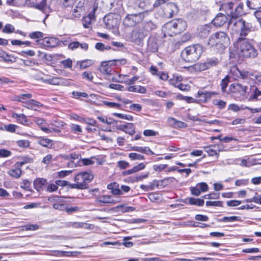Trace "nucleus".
I'll list each match as a JSON object with an SVG mask.
<instances>
[{
  "mask_svg": "<svg viewBox=\"0 0 261 261\" xmlns=\"http://www.w3.org/2000/svg\"><path fill=\"white\" fill-rule=\"evenodd\" d=\"M233 50L244 58H254L257 55V50L246 38H238L233 43Z\"/></svg>",
  "mask_w": 261,
  "mask_h": 261,
  "instance_id": "f257e3e1",
  "label": "nucleus"
},
{
  "mask_svg": "<svg viewBox=\"0 0 261 261\" xmlns=\"http://www.w3.org/2000/svg\"><path fill=\"white\" fill-rule=\"evenodd\" d=\"M241 0H233L222 5V9L225 11L229 20L240 19L239 17L246 13L244 10V5Z\"/></svg>",
  "mask_w": 261,
  "mask_h": 261,
  "instance_id": "f03ea898",
  "label": "nucleus"
},
{
  "mask_svg": "<svg viewBox=\"0 0 261 261\" xmlns=\"http://www.w3.org/2000/svg\"><path fill=\"white\" fill-rule=\"evenodd\" d=\"M228 26L231 30L239 32L238 38H246L249 33L253 30L252 24L243 19L229 20Z\"/></svg>",
  "mask_w": 261,
  "mask_h": 261,
  "instance_id": "7ed1b4c3",
  "label": "nucleus"
},
{
  "mask_svg": "<svg viewBox=\"0 0 261 261\" xmlns=\"http://www.w3.org/2000/svg\"><path fill=\"white\" fill-rule=\"evenodd\" d=\"M229 38L224 32H216L208 40V45L214 49L222 51L229 44Z\"/></svg>",
  "mask_w": 261,
  "mask_h": 261,
  "instance_id": "20e7f679",
  "label": "nucleus"
},
{
  "mask_svg": "<svg viewBox=\"0 0 261 261\" xmlns=\"http://www.w3.org/2000/svg\"><path fill=\"white\" fill-rule=\"evenodd\" d=\"M203 51L200 44H195L186 47L181 53L182 59L188 62H194L199 59Z\"/></svg>",
  "mask_w": 261,
  "mask_h": 261,
  "instance_id": "39448f33",
  "label": "nucleus"
},
{
  "mask_svg": "<svg viewBox=\"0 0 261 261\" xmlns=\"http://www.w3.org/2000/svg\"><path fill=\"white\" fill-rule=\"evenodd\" d=\"M256 72L252 70L240 69L234 66L231 69L230 74L234 80L241 79L249 83L250 81L254 82Z\"/></svg>",
  "mask_w": 261,
  "mask_h": 261,
  "instance_id": "423d86ee",
  "label": "nucleus"
},
{
  "mask_svg": "<svg viewBox=\"0 0 261 261\" xmlns=\"http://www.w3.org/2000/svg\"><path fill=\"white\" fill-rule=\"evenodd\" d=\"M93 175L87 172L78 173L74 177L75 184L70 185L72 189L83 190L88 188V184L93 179Z\"/></svg>",
  "mask_w": 261,
  "mask_h": 261,
  "instance_id": "0eeeda50",
  "label": "nucleus"
},
{
  "mask_svg": "<svg viewBox=\"0 0 261 261\" xmlns=\"http://www.w3.org/2000/svg\"><path fill=\"white\" fill-rule=\"evenodd\" d=\"M186 27V22L181 19H178L166 23L164 29L168 35L172 36L185 30Z\"/></svg>",
  "mask_w": 261,
  "mask_h": 261,
  "instance_id": "6e6552de",
  "label": "nucleus"
},
{
  "mask_svg": "<svg viewBox=\"0 0 261 261\" xmlns=\"http://www.w3.org/2000/svg\"><path fill=\"white\" fill-rule=\"evenodd\" d=\"M126 62V60L125 59L103 61L101 63L99 70L103 74L111 75L113 70L111 66L118 65H125Z\"/></svg>",
  "mask_w": 261,
  "mask_h": 261,
  "instance_id": "1a4fd4ad",
  "label": "nucleus"
},
{
  "mask_svg": "<svg viewBox=\"0 0 261 261\" xmlns=\"http://www.w3.org/2000/svg\"><path fill=\"white\" fill-rule=\"evenodd\" d=\"M120 19V15L110 13L104 17L103 21L106 27L111 29L118 26Z\"/></svg>",
  "mask_w": 261,
  "mask_h": 261,
  "instance_id": "9d476101",
  "label": "nucleus"
},
{
  "mask_svg": "<svg viewBox=\"0 0 261 261\" xmlns=\"http://www.w3.org/2000/svg\"><path fill=\"white\" fill-rule=\"evenodd\" d=\"M36 43L43 48H54L60 44V41L55 37H44L41 40H36Z\"/></svg>",
  "mask_w": 261,
  "mask_h": 261,
  "instance_id": "9b49d317",
  "label": "nucleus"
},
{
  "mask_svg": "<svg viewBox=\"0 0 261 261\" xmlns=\"http://www.w3.org/2000/svg\"><path fill=\"white\" fill-rule=\"evenodd\" d=\"M143 18L142 13L128 14L123 20V23L127 27H132L141 21Z\"/></svg>",
  "mask_w": 261,
  "mask_h": 261,
  "instance_id": "f8f14e48",
  "label": "nucleus"
},
{
  "mask_svg": "<svg viewBox=\"0 0 261 261\" xmlns=\"http://www.w3.org/2000/svg\"><path fill=\"white\" fill-rule=\"evenodd\" d=\"M178 11V7L177 5L174 3H168L166 4L164 7L165 15L168 18H171L176 15Z\"/></svg>",
  "mask_w": 261,
  "mask_h": 261,
  "instance_id": "ddd939ff",
  "label": "nucleus"
},
{
  "mask_svg": "<svg viewBox=\"0 0 261 261\" xmlns=\"http://www.w3.org/2000/svg\"><path fill=\"white\" fill-rule=\"evenodd\" d=\"M230 89L232 93H239L243 96L246 93L248 87L240 84L235 83L230 86Z\"/></svg>",
  "mask_w": 261,
  "mask_h": 261,
  "instance_id": "4468645a",
  "label": "nucleus"
},
{
  "mask_svg": "<svg viewBox=\"0 0 261 261\" xmlns=\"http://www.w3.org/2000/svg\"><path fill=\"white\" fill-rule=\"evenodd\" d=\"M117 129L130 136H133L136 133L135 125L132 123H125L124 124L119 125L117 126Z\"/></svg>",
  "mask_w": 261,
  "mask_h": 261,
  "instance_id": "2eb2a0df",
  "label": "nucleus"
},
{
  "mask_svg": "<svg viewBox=\"0 0 261 261\" xmlns=\"http://www.w3.org/2000/svg\"><path fill=\"white\" fill-rule=\"evenodd\" d=\"M227 20L229 21V17H227L225 14L220 13L213 19L212 22L216 27H221L225 24Z\"/></svg>",
  "mask_w": 261,
  "mask_h": 261,
  "instance_id": "dca6fc26",
  "label": "nucleus"
},
{
  "mask_svg": "<svg viewBox=\"0 0 261 261\" xmlns=\"http://www.w3.org/2000/svg\"><path fill=\"white\" fill-rule=\"evenodd\" d=\"M250 96L249 100H261V90L256 85H252L250 87Z\"/></svg>",
  "mask_w": 261,
  "mask_h": 261,
  "instance_id": "f3484780",
  "label": "nucleus"
},
{
  "mask_svg": "<svg viewBox=\"0 0 261 261\" xmlns=\"http://www.w3.org/2000/svg\"><path fill=\"white\" fill-rule=\"evenodd\" d=\"M21 166H17V162L14 164L13 167L8 171V174L13 178H19L22 174Z\"/></svg>",
  "mask_w": 261,
  "mask_h": 261,
  "instance_id": "a211bd4d",
  "label": "nucleus"
},
{
  "mask_svg": "<svg viewBox=\"0 0 261 261\" xmlns=\"http://www.w3.org/2000/svg\"><path fill=\"white\" fill-rule=\"evenodd\" d=\"M216 94V92L206 91H199L197 93L198 97L200 98L199 100L202 102H206L212 96Z\"/></svg>",
  "mask_w": 261,
  "mask_h": 261,
  "instance_id": "6ab92c4d",
  "label": "nucleus"
},
{
  "mask_svg": "<svg viewBox=\"0 0 261 261\" xmlns=\"http://www.w3.org/2000/svg\"><path fill=\"white\" fill-rule=\"evenodd\" d=\"M12 117L14 119H15L17 122L21 123L23 125H29V120L27 119V117L24 114L13 113L12 114Z\"/></svg>",
  "mask_w": 261,
  "mask_h": 261,
  "instance_id": "aec40b11",
  "label": "nucleus"
},
{
  "mask_svg": "<svg viewBox=\"0 0 261 261\" xmlns=\"http://www.w3.org/2000/svg\"><path fill=\"white\" fill-rule=\"evenodd\" d=\"M158 44L157 39L154 37H150L147 43V49L151 52H155L158 50Z\"/></svg>",
  "mask_w": 261,
  "mask_h": 261,
  "instance_id": "412c9836",
  "label": "nucleus"
},
{
  "mask_svg": "<svg viewBox=\"0 0 261 261\" xmlns=\"http://www.w3.org/2000/svg\"><path fill=\"white\" fill-rule=\"evenodd\" d=\"M47 184V180L43 178H37L34 181V187L38 192L42 190L43 187Z\"/></svg>",
  "mask_w": 261,
  "mask_h": 261,
  "instance_id": "4be33fe9",
  "label": "nucleus"
},
{
  "mask_svg": "<svg viewBox=\"0 0 261 261\" xmlns=\"http://www.w3.org/2000/svg\"><path fill=\"white\" fill-rule=\"evenodd\" d=\"M42 106V105L40 102L30 99L26 105H23V107L27 109L36 111L37 108H40Z\"/></svg>",
  "mask_w": 261,
  "mask_h": 261,
  "instance_id": "5701e85b",
  "label": "nucleus"
},
{
  "mask_svg": "<svg viewBox=\"0 0 261 261\" xmlns=\"http://www.w3.org/2000/svg\"><path fill=\"white\" fill-rule=\"evenodd\" d=\"M33 97L32 94L27 93L22 94L18 95H16L15 97V100L16 101L23 103L24 105L27 103V102Z\"/></svg>",
  "mask_w": 261,
  "mask_h": 261,
  "instance_id": "b1692460",
  "label": "nucleus"
},
{
  "mask_svg": "<svg viewBox=\"0 0 261 261\" xmlns=\"http://www.w3.org/2000/svg\"><path fill=\"white\" fill-rule=\"evenodd\" d=\"M248 7L252 10L261 9V0H247Z\"/></svg>",
  "mask_w": 261,
  "mask_h": 261,
  "instance_id": "393cba45",
  "label": "nucleus"
},
{
  "mask_svg": "<svg viewBox=\"0 0 261 261\" xmlns=\"http://www.w3.org/2000/svg\"><path fill=\"white\" fill-rule=\"evenodd\" d=\"M145 35L142 32L139 30L133 31L132 34V38L134 42H140L144 39Z\"/></svg>",
  "mask_w": 261,
  "mask_h": 261,
  "instance_id": "a878e982",
  "label": "nucleus"
},
{
  "mask_svg": "<svg viewBox=\"0 0 261 261\" xmlns=\"http://www.w3.org/2000/svg\"><path fill=\"white\" fill-rule=\"evenodd\" d=\"M38 143L43 146L48 148H51L54 146L53 141L48 138L41 137L38 141Z\"/></svg>",
  "mask_w": 261,
  "mask_h": 261,
  "instance_id": "bb28decb",
  "label": "nucleus"
},
{
  "mask_svg": "<svg viewBox=\"0 0 261 261\" xmlns=\"http://www.w3.org/2000/svg\"><path fill=\"white\" fill-rule=\"evenodd\" d=\"M211 30L210 24H205L199 27L198 28L199 33L200 36L205 37L208 35Z\"/></svg>",
  "mask_w": 261,
  "mask_h": 261,
  "instance_id": "cd10ccee",
  "label": "nucleus"
},
{
  "mask_svg": "<svg viewBox=\"0 0 261 261\" xmlns=\"http://www.w3.org/2000/svg\"><path fill=\"white\" fill-rule=\"evenodd\" d=\"M68 227H71L75 228H88L89 227V224L84 222H69L67 223Z\"/></svg>",
  "mask_w": 261,
  "mask_h": 261,
  "instance_id": "c85d7f7f",
  "label": "nucleus"
},
{
  "mask_svg": "<svg viewBox=\"0 0 261 261\" xmlns=\"http://www.w3.org/2000/svg\"><path fill=\"white\" fill-rule=\"evenodd\" d=\"M111 6L112 8H114V12L112 14H117L119 15V13L122 10V4L121 1H118L117 3L113 2L111 3Z\"/></svg>",
  "mask_w": 261,
  "mask_h": 261,
  "instance_id": "c756f323",
  "label": "nucleus"
},
{
  "mask_svg": "<svg viewBox=\"0 0 261 261\" xmlns=\"http://www.w3.org/2000/svg\"><path fill=\"white\" fill-rule=\"evenodd\" d=\"M241 220V218L238 216L224 217L221 219H219L218 221L219 222H231L234 221H239Z\"/></svg>",
  "mask_w": 261,
  "mask_h": 261,
  "instance_id": "7c9ffc66",
  "label": "nucleus"
},
{
  "mask_svg": "<svg viewBox=\"0 0 261 261\" xmlns=\"http://www.w3.org/2000/svg\"><path fill=\"white\" fill-rule=\"evenodd\" d=\"M182 77L181 75H173V77L169 80V83L170 85H173L174 87H176L180 84L182 81Z\"/></svg>",
  "mask_w": 261,
  "mask_h": 261,
  "instance_id": "2f4dec72",
  "label": "nucleus"
},
{
  "mask_svg": "<svg viewBox=\"0 0 261 261\" xmlns=\"http://www.w3.org/2000/svg\"><path fill=\"white\" fill-rule=\"evenodd\" d=\"M219 63L217 59H210L203 65V70L205 68H208L213 66H216Z\"/></svg>",
  "mask_w": 261,
  "mask_h": 261,
  "instance_id": "473e14b6",
  "label": "nucleus"
},
{
  "mask_svg": "<svg viewBox=\"0 0 261 261\" xmlns=\"http://www.w3.org/2000/svg\"><path fill=\"white\" fill-rule=\"evenodd\" d=\"M59 81H60V77H53L43 80V82L45 83L58 86L60 85Z\"/></svg>",
  "mask_w": 261,
  "mask_h": 261,
  "instance_id": "72a5a7b5",
  "label": "nucleus"
},
{
  "mask_svg": "<svg viewBox=\"0 0 261 261\" xmlns=\"http://www.w3.org/2000/svg\"><path fill=\"white\" fill-rule=\"evenodd\" d=\"M46 0H42L40 3L35 5V8L43 13H46L49 9V7L46 5Z\"/></svg>",
  "mask_w": 261,
  "mask_h": 261,
  "instance_id": "f704fd0d",
  "label": "nucleus"
},
{
  "mask_svg": "<svg viewBox=\"0 0 261 261\" xmlns=\"http://www.w3.org/2000/svg\"><path fill=\"white\" fill-rule=\"evenodd\" d=\"M44 36V34L40 31H35L30 33L29 37L32 39L41 40Z\"/></svg>",
  "mask_w": 261,
  "mask_h": 261,
  "instance_id": "c9c22d12",
  "label": "nucleus"
},
{
  "mask_svg": "<svg viewBox=\"0 0 261 261\" xmlns=\"http://www.w3.org/2000/svg\"><path fill=\"white\" fill-rule=\"evenodd\" d=\"M111 197L112 196L110 195H102L98 198L97 200L100 203L111 204V202H113Z\"/></svg>",
  "mask_w": 261,
  "mask_h": 261,
  "instance_id": "e433bc0d",
  "label": "nucleus"
},
{
  "mask_svg": "<svg viewBox=\"0 0 261 261\" xmlns=\"http://www.w3.org/2000/svg\"><path fill=\"white\" fill-rule=\"evenodd\" d=\"M189 203L191 205H195L199 206H203L204 201L202 199H196L195 198L191 197L189 199Z\"/></svg>",
  "mask_w": 261,
  "mask_h": 261,
  "instance_id": "4c0bfd02",
  "label": "nucleus"
},
{
  "mask_svg": "<svg viewBox=\"0 0 261 261\" xmlns=\"http://www.w3.org/2000/svg\"><path fill=\"white\" fill-rule=\"evenodd\" d=\"M2 32L4 33L10 34L15 32V28L14 27L10 24H6L3 29H2Z\"/></svg>",
  "mask_w": 261,
  "mask_h": 261,
  "instance_id": "58836bf2",
  "label": "nucleus"
},
{
  "mask_svg": "<svg viewBox=\"0 0 261 261\" xmlns=\"http://www.w3.org/2000/svg\"><path fill=\"white\" fill-rule=\"evenodd\" d=\"M204 150L205 152H206L208 155L210 156H217V158L219 157V153L215 150L211 148L210 146H205L204 147Z\"/></svg>",
  "mask_w": 261,
  "mask_h": 261,
  "instance_id": "ea45409f",
  "label": "nucleus"
},
{
  "mask_svg": "<svg viewBox=\"0 0 261 261\" xmlns=\"http://www.w3.org/2000/svg\"><path fill=\"white\" fill-rule=\"evenodd\" d=\"M93 63V61L91 60L87 59L83 60L80 63V68L81 69H85L92 65Z\"/></svg>",
  "mask_w": 261,
  "mask_h": 261,
  "instance_id": "a19ab883",
  "label": "nucleus"
},
{
  "mask_svg": "<svg viewBox=\"0 0 261 261\" xmlns=\"http://www.w3.org/2000/svg\"><path fill=\"white\" fill-rule=\"evenodd\" d=\"M22 230H36L39 228V226L37 224H29L25 225L22 226Z\"/></svg>",
  "mask_w": 261,
  "mask_h": 261,
  "instance_id": "79ce46f5",
  "label": "nucleus"
},
{
  "mask_svg": "<svg viewBox=\"0 0 261 261\" xmlns=\"http://www.w3.org/2000/svg\"><path fill=\"white\" fill-rule=\"evenodd\" d=\"M128 156L132 160H144L145 159V157L143 155L134 152L130 153Z\"/></svg>",
  "mask_w": 261,
  "mask_h": 261,
  "instance_id": "37998d69",
  "label": "nucleus"
},
{
  "mask_svg": "<svg viewBox=\"0 0 261 261\" xmlns=\"http://www.w3.org/2000/svg\"><path fill=\"white\" fill-rule=\"evenodd\" d=\"M113 115L121 119H126L129 121L133 120V117L131 115L117 113H113Z\"/></svg>",
  "mask_w": 261,
  "mask_h": 261,
  "instance_id": "c03bdc74",
  "label": "nucleus"
},
{
  "mask_svg": "<svg viewBox=\"0 0 261 261\" xmlns=\"http://www.w3.org/2000/svg\"><path fill=\"white\" fill-rule=\"evenodd\" d=\"M22 64L24 66H32L34 65H38V63L34 59L31 60H21Z\"/></svg>",
  "mask_w": 261,
  "mask_h": 261,
  "instance_id": "a18cd8bd",
  "label": "nucleus"
},
{
  "mask_svg": "<svg viewBox=\"0 0 261 261\" xmlns=\"http://www.w3.org/2000/svg\"><path fill=\"white\" fill-rule=\"evenodd\" d=\"M97 119L101 122L106 123L107 124H113L114 122V120L111 118H106L103 117L98 116L97 117Z\"/></svg>",
  "mask_w": 261,
  "mask_h": 261,
  "instance_id": "49530a36",
  "label": "nucleus"
},
{
  "mask_svg": "<svg viewBox=\"0 0 261 261\" xmlns=\"http://www.w3.org/2000/svg\"><path fill=\"white\" fill-rule=\"evenodd\" d=\"M206 205L207 206H223V202L221 201H207L206 202Z\"/></svg>",
  "mask_w": 261,
  "mask_h": 261,
  "instance_id": "de8ad7c7",
  "label": "nucleus"
},
{
  "mask_svg": "<svg viewBox=\"0 0 261 261\" xmlns=\"http://www.w3.org/2000/svg\"><path fill=\"white\" fill-rule=\"evenodd\" d=\"M213 103L217 106L219 109H223L226 106V103L222 100L215 99L213 101Z\"/></svg>",
  "mask_w": 261,
  "mask_h": 261,
  "instance_id": "09e8293b",
  "label": "nucleus"
},
{
  "mask_svg": "<svg viewBox=\"0 0 261 261\" xmlns=\"http://www.w3.org/2000/svg\"><path fill=\"white\" fill-rule=\"evenodd\" d=\"M229 83V77L228 76H226L224 79H223L221 81V88L222 91L224 92L226 91V88L227 87V85Z\"/></svg>",
  "mask_w": 261,
  "mask_h": 261,
  "instance_id": "8fccbe9b",
  "label": "nucleus"
},
{
  "mask_svg": "<svg viewBox=\"0 0 261 261\" xmlns=\"http://www.w3.org/2000/svg\"><path fill=\"white\" fill-rule=\"evenodd\" d=\"M18 54L23 57H33L35 55V52L33 50H22Z\"/></svg>",
  "mask_w": 261,
  "mask_h": 261,
  "instance_id": "3c124183",
  "label": "nucleus"
},
{
  "mask_svg": "<svg viewBox=\"0 0 261 261\" xmlns=\"http://www.w3.org/2000/svg\"><path fill=\"white\" fill-rule=\"evenodd\" d=\"M61 63L63 65L64 68H71L72 65V62L70 59L61 61Z\"/></svg>",
  "mask_w": 261,
  "mask_h": 261,
  "instance_id": "603ef678",
  "label": "nucleus"
},
{
  "mask_svg": "<svg viewBox=\"0 0 261 261\" xmlns=\"http://www.w3.org/2000/svg\"><path fill=\"white\" fill-rule=\"evenodd\" d=\"M32 159L29 157H24L22 161L17 162V166H21L22 167L24 164L30 163H32Z\"/></svg>",
  "mask_w": 261,
  "mask_h": 261,
  "instance_id": "864d4df0",
  "label": "nucleus"
},
{
  "mask_svg": "<svg viewBox=\"0 0 261 261\" xmlns=\"http://www.w3.org/2000/svg\"><path fill=\"white\" fill-rule=\"evenodd\" d=\"M34 121L40 126H42L43 125H46V121L45 119L40 118V117H35L34 119Z\"/></svg>",
  "mask_w": 261,
  "mask_h": 261,
  "instance_id": "5fc2aeb1",
  "label": "nucleus"
},
{
  "mask_svg": "<svg viewBox=\"0 0 261 261\" xmlns=\"http://www.w3.org/2000/svg\"><path fill=\"white\" fill-rule=\"evenodd\" d=\"M72 95L73 98H79L80 97H87L88 94L85 92H81L77 91H73L72 92Z\"/></svg>",
  "mask_w": 261,
  "mask_h": 261,
  "instance_id": "6e6d98bb",
  "label": "nucleus"
},
{
  "mask_svg": "<svg viewBox=\"0 0 261 261\" xmlns=\"http://www.w3.org/2000/svg\"><path fill=\"white\" fill-rule=\"evenodd\" d=\"M93 21V19L89 17H85L83 18V24L85 28H89L91 22Z\"/></svg>",
  "mask_w": 261,
  "mask_h": 261,
  "instance_id": "4d7b16f0",
  "label": "nucleus"
},
{
  "mask_svg": "<svg viewBox=\"0 0 261 261\" xmlns=\"http://www.w3.org/2000/svg\"><path fill=\"white\" fill-rule=\"evenodd\" d=\"M17 127V125H16L15 124H13L5 125H4V130H5L7 132L14 133L15 132L16 128Z\"/></svg>",
  "mask_w": 261,
  "mask_h": 261,
  "instance_id": "13d9d810",
  "label": "nucleus"
},
{
  "mask_svg": "<svg viewBox=\"0 0 261 261\" xmlns=\"http://www.w3.org/2000/svg\"><path fill=\"white\" fill-rule=\"evenodd\" d=\"M82 77L88 81L91 82L93 80V76L92 73L89 71H85L82 73Z\"/></svg>",
  "mask_w": 261,
  "mask_h": 261,
  "instance_id": "bf43d9fd",
  "label": "nucleus"
},
{
  "mask_svg": "<svg viewBox=\"0 0 261 261\" xmlns=\"http://www.w3.org/2000/svg\"><path fill=\"white\" fill-rule=\"evenodd\" d=\"M71 130L74 134L80 133L82 132L81 126L79 125L74 124L71 125Z\"/></svg>",
  "mask_w": 261,
  "mask_h": 261,
  "instance_id": "052dcab7",
  "label": "nucleus"
},
{
  "mask_svg": "<svg viewBox=\"0 0 261 261\" xmlns=\"http://www.w3.org/2000/svg\"><path fill=\"white\" fill-rule=\"evenodd\" d=\"M168 165L166 164H160L154 165L153 166V169L156 172H160L167 167Z\"/></svg>",
  "mask_w": 261,
  "mask_h": 261,
  "instance_id": "680f3d73",
  "label": "nucleus"
},
{
  "mask_svg": "<svg viewBox=\"0 0 261 261\" xmlns=\"http://www.w3.org/2000/svg\"><path fill=\"white\" fill-rule=\"evenodd\" d=\"M197 187L201 192H206L208 189V187L205 182H200L197 184Z\"/></svg>",
  "mask_w": 261,
  "mask_h": 261,
  "instance_id": "e2e57ef3",
  "label": "nucleus"
},
{
  "mask_svg": "<svg viewBox=\"0 0 261 261\" xmlns=\"http://www.w3.org/2000/svg\"><path fill=\"white\" fill-rule=\"evenodd\" d=\"M17 144L19 147L26 148L29 146L30 142L28 140H22L18 141Z\"/></svg>",
  "mask_w": 261,
  "mask_h": 261,
  "instance_id": "0e129e2a",
  "label": "nucleus"
},
{
  "mask_svg": "<svg viewBox=\"0 0 261 261\" xmlns=\"http://www.w3.org/2000/svg\"><path fill=\"white\" fill-rule=\"evenodd\" d=\"M158 134L157 132L151 129H146L143 132V135L146 137L155 136Z\"/></svg>",
  "mask_w": 261,
  "mask_h": 261,
  "instance_id": "69168bd1",
  "label": "nucleus"
},
{
  "mask_svg": "<svg viewBox=\"0 0 261 261\" xmlns=\"http://www.w3.org/2000/svg\"><path fill=\"white\" fill-rule=\"evenodd\" d=\"M79 211V208L77 206H71L67 207L66 206L65 211H66L68 214H71L73 213H75L78 212Z\"/></svg>",
  "mask_w": 261,
  "mask_h": 261,
  "instance_id": "338daca9",
  "label": "nucleus"
},
{
  "mask_svg": "<svg viewBox=\"0 0 261 261\" xmlns=\"http://www.w3.org/2000/svg\"><path fill=\"white\" fill-rule=\"evenodd\" d=\"M255 76L254 81V84L256 86H261V74L256 72Z\"/></svg>",
  "mask_w": 261,
  "mask_h": 261,
  "instance_id": "774afa93",
  "label": "nucleus"
}]
</instances>
